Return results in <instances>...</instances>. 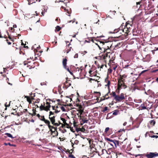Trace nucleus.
Segmentation results:
<instances>
[{"mask_svg":"<svg viewBox=\"0 0 158 158\" xmlns=\"http://www.w3.org/2000/svg\"><path fill=\"white\" fill-rule=\"evenodd\" d=\"M133 24L132 20H131V21H127L126 23L123 28V27L124 25L122 24L119 28L114 30L113 33H117L120 32V33L122 34L120 31H122L123 33L128 34L129 32L133 30L132 28Z\"/></svg>","mask_w":158,"mask_h":158,"instance_id":"nucleus-1","label":"nucleus"},{"mask_svg":"<svg viewBox=\"0 0 158 158\" xmlns=\"http://www.w3.org/2000/svg\"><path fill=\"white\" fill-rule=\"evenodd\" d=\"M99 42L100 45H98V47L102 52L105 53L106 50L112 47V43L111 42L105 41H99Z\"/></svg>","mask_w":158,"mask_h":158,"instance_id":"nucleus-2","label":"nucleus"},{"mask_svg":"<svg viewBox=\"0 0 158 158\" xmlns=\"http://www.w3.org/2000/svg\"><path fill=\"white\" fill-rule=\"evenodd\" d=\"M55 102V101L51 100L50 99H47L46 102V106H45L44 102L43 104H42L39 107L40 110L42 111L44 110L46 111L50 110V108L51 107V104H52V103Z\"/></svg>","mask_w":158,"mask_h":158,"instance_id":"nucleus-3","label":"nucleus"},{"mask_svg":"<svg viewBox=\"0 0 158 158\" xmlns=\"http://www.w3.org/2000/svg\"><path fill=\"white\" fill-rule=\"evenodd\" d=\"M110 94L114 98V99L117 102L123 101L127 98L126 94L123 93H121L119 95H117L115 92L113 91Z\"/></svg>","mask_w":158,"mask_h":158,"instance_id":"nucleus-4","label":"nucleus"},{"mask_svg":"<svg viewBox=\"0 0 158 158\" xmlns=\"http://www.w3.org/2000/svg\"><path fill=\"white\" fill-rule=\"evenodd\" d=\"M24 64V65H27V67L30 69L34 68L38 65L37 63L34 62V60H30L29 58H27V60L25 61Z\"/></svg>","mask_w":158,"mask_h":158,"instance_id":"nucleus-5","label":"nucleus"},{"mask_svg":"<svg viewBox=\"0 0 158 158\" xmlns=\"http://www.w3.org/2000/svg\"><path fill=\"white\" fill-rule=\"evenodd\" d=\"M50 131H51V134L54 133L55 136L57 135H58V132L57 131V127H54L53 126L50 125V122L48 125H47Z\"/></svg>","mask_w":158,"mask_h":158,"instance_id":"nucleus-6","label":"nucleus"},{"mask_svg":"<svg viewBox=\"0 0 158 158\" xmlns=\"http://www.w3.org/2000/svg\"><path fill=\"white\" fill-rule=\"evenodd\" d=\"M110 48H109L107 50H106L105 53H104L102 55L101 58L102 59L105 60L106 58L108 56L110 57V55L111 54Z\"/></svg>","mask_w":158,"mask_h":158,"instance_id":"nucleus-7","label":"nucleus"},{"mask_svg":"<svg viewBox=\"0 0 158 158\" xmlns=\"http://www.w3.org/2000/svg\"><path fill=\"white\" fill-rule=\"evenodd\" d=\"M144 156L146 157L147 158H154L158 157V153L157 152H150L145 154Z\"/></svg>","mask_w":158,"mask_h":158,"instance_id":"nucleus-8","label":"nucleus"},{"mask_svg":"<svg viewBox=\"0 0 158 158\" xmlns=\"http://www.w3.org/2000/svg\"><path fill=\"white\" fill-rule=\"evenodd\" d=\"M37 116L40 120L44 122L46 125H48L50 123V121L47 119H46L44 116H41L38 114H37Z\"/></svg>","mask_w":158,"mask_h":158,"instance_id":"nucleus-9","label":"nucleus"},{"mask_svg":"<svg viewBox=\"0 0 158 158\" xmlns=\"http://www.w3.org/2000/svg\"><path fill=\"white\" fill-rule=\"evenodd\" d=\"M114 148H116L117 146H119V142L115 139H113L110 144Z\"/></svg>","mask_w":158,"mask_h":158,"instance_id":"nucleus-10","label":"nucleus"},{"mask_svg":"<svg viewBox=\"0 0 158 158\" xmlns=\"http://www.w3.org/2000/svg\"><path fill=\"white\" fill-rule=\"evenodd\" d=\"M55 115L53 116L52 117H51V116H49V118L50 119V122L52 124L53 126H54L55 124L57 125V124H56V120H55Z\"/></svg>","mask_w":158,"mask_h":158,"instance_id":"nucleus-11","label":"nucleus"},{"mask_svg":"<svg viewBox=\"0 0 158 158\" xmlns=\"http://www.w3.org/2000/svg\"><path fill=\"white\" fill-rule=\"evenodd\" d=\"M67 60L66 57H65L64 59H63L62 61V64L64 68V69H67L68 67L67 66Z\"/></svg>","mask_w":158,"mask_h":158,"instance_id":"nucleus-12","label":"nucleus"},{"mask_svg":"<svg viewBox=\"0 0 158 158\" xmlns=\"http://www.w3.org/2000/svg\"><path fill=\"white\" fill-rule=\"evenodd\" d=\"M119 85L120 86V88H121V89L123 88V89H125L127 87V85H125V82H119H119H118L117 86H118Z\"/></svg>","mask_w":158,"mask_h":158,"instance_id":"nucleus-13","label":"nucleus"},{"mask_svg":"<svg viewBox=\"0 0 158 158\" xmlns=\"http://www.w3.org/2000/svg\"><path fill=\"white\" fill-rule=\"evenodd\" d=\"M66 81L65 82H64V85L65 86H66V87L67 88H68V87H69V86H70V85H71V83L70 82V81H69V80H68V79H69L68 77H67L66 78Z\"/></svg>","mask_w":158,"mask_h":158,"instance_id":"nucleus-14","label":"nucleus"},{"mask_svg":"<svg viewBox=\"0 0 158 158\" xmlns=\"http://www.w3.org/2000/svg\"><path fill=\"white\" fill-rule=\"evenodd\" d=\"M89 147L90 148L89 154L91 156L93 154V152H95L96 151L97 149L95 148H94L93 147H91V146H90Z\"/></svg>","mask_w":158,"mask_h":158,"instance_id":"nucleus-15","label":"nucleus"},{"mask_svg":"<svg viewBox=\"0 0 158 158\" xmlns=\"http://www.w3.org/2000/svg\"><path fill=\"white\" fill-rule=\"evenodd\" d=\"M76 131L77 132L81 131L84 133H86L85 131H86L85 128H84L83 127H82L81 128L79 127L77 128L76 129Z\"/></svg>","mask_w":158,"mask_h":158,"instance_id":"nucleus-16","label":"nucleus"},{"mask_svg":"<svg viewBox=\"0 0 158 158\" xmlns=\"http://www.w3.org/2000/svg\"><path fill=\"white\" fill-rule=\"evenodd\" d=\"M78 107H79V113L80 114V116L82 114V113L83 112V109L81 105H78Z\"/></svg>","mask_w":158,"mask_h":158,"instance_id":"nucleus-17","label":"nucleus"},{"mask_svg":"<svg viewBox=\"0 0 158 158\" xmlns=\"http://www.w3.org/2000/svg\"><path fill=\"white\" fill-rule=\"evenodd\" d=\"M105 82L107 83V84L105 85L108 88H109L110 87V81L109 80L108 76L105 79Z\"/></svg>","mask_w":158,"mask_h":158,"instance_id":"nucleus-18","label":"nucleus"},{"mask_svg":"<svg viewBox=\"0 0 158 158\" xmlns=\"http://www.w3.org/2000/svg\"><path fill=\"white\" fill-rule=\"evenodd\" d=\"M79 117H80V119L81 120V121L83 122V123H87L88 120L86 118H85L84 117L81 116V115L80 116V115H79Z\"/></svg>","mask_w":158,"mask_h":158,"instance_id":"nucleus-19","label":"nucleus"},{"mask_svg":"<svg viewBox=\"0 0 158 158\" xmlns=\"http://www.w3.org/2000/svg\"><path fill=\"white\" fill-rule=\"evenodd\" d=\"M24 97L25 98H27V101L30 104L31 103V100L34 99L33 97H31V98H30L29 97L26 96H24Z\"/></svg>","mask_w":158,"mask_h":158,"instance_id":"nucleus-20","label":"nucleus"},{"mask_svg":"<svg viewBox=\"0 0 158 158\" xmlns=\"http://www.w3.org/2000/svg\"><path fill=\"white\" fill-rule=\"evenodd\" d=\"M94 40H94V37L89 38H88L87 40H85V42L87 43H90V41L92 42L93 43H94ZM97 41V40H96Z\"/></svg>","mask_w":158,"mask_h":158,"instance_id":"nucleus-21","label":"nucleus"},{"mask_svg":"<svg viewBox=\"0 0 158 158\" xmlns=\"http://www.w3.org/2000/svg\"><path fill=\"white\" fill-rule=\"evenodd\" d=\"M147 9L148 10V14H150L153 12L154 9L153 7H150L149 6H148L147 7Z\"/></svg>","mask_w":158,"mask_h":158,"instance_id":"nucleus-22","label":"nucleus"},{"mask_svg":"<svg viewBox=\"0 0 158 158\" xmlns=\"http://www.w3.org/2000/svg\"><path fill=\"white\" fill-rule=\"evenodd\" d=\"M125 78L119 77L118 78V82H119H119L120 83H121V82H125Z\"/></svg>","mask_w":158,"mask_h":158,"instance_id":"nucleus-23","label":"nucleus"},{"mask_svg":"<svg viewBox=\"0 0 158 158\" xmlns=\"http://www.w3.org/2000/svg\"><path fill=\"white\" fill-rule=\"evenodd\" d=\"M110 68L113 69L114 70H115L116 69L117 67V65L114 64H112V65H110Z\"/></svg>","mask_w":158,"mask_h":158,"instance_id":"nucleus-24","label":"nucleus"},{"mask_svg":"<svg viewBox=\"0 0 158 158\" xmlns=\"http://www.w3.org/2000/svg\"><path fill=\"white\" fill-rule=\"evenodd\" d=\"M32 111H33V114H31V113L29 112H28V114H29L31 115V116H33L35 115H36L37 116V114L36 113L35 109H32Z\"/></svg>","mask_w":158,"mask_h":158,"instance_id":"nucleus-25","label":"nucleus"},{"mask_svg":"<svg viewBox=\"0 0 158 158\" xmlns=\"http://www.w3.org/2000/svg\"><path fill=\"white\" fill-rule=\"evenodd\" d=\"M28 2V4L31 5L33 3L36 2L37 0H27Z\"/></svg>","mask_w":158,"mask_h":158,"instance_id":"nucleus-26","label":"nucleus"},{"mask_svg":"<svg viewBox=\"0 0 158 158\" xmlns=\"http://www.w3.org/2000/svg\"><path fill=\"white\" fill-rule=\"evenodd\" d=\"M121 89V88H120V86L119 85L118 86H117V88L115 90V92L118 94H119L120 91Z\"/></svg>","mask_w":158,"mask_h":158,"instance_id":"nucleus-27","label":"nucleus"},{"mask_svg":"<svg viewBox=\"0 0 158 158\" xmlns=\"http://www.w3.org/2000/svg\"><path fill=\"white\" fill-rule=\"evenodd\" d=\"M105 139L106 141H107L108 143L109 144H110L111 143V142L113 140L108 138H105Z\"/></svg>","mask_w":158,"mask_h":158,"instance_id":"nucleus-28","label":"nucleus"},{"mask_svg":"<svg viewBox=\"0 0 158 158\" xmlns=\"http://www.w3.org/2000/svg\"><path fill=\"white\" fill-rule=\"evenodd\" d=\"M93 72V71H92V70H90L89 71V73L90 74L89 76L90 77H92L93 76H95L96 75L95 73L94 74V72L93 73H92Z\"/></svg>","mask_w":158,"mask_h":158,"instance_id":"nucleus-29","label":"nucleus"},{"mask_svg":"<svg viewBox=\"0 0 158 158\" xmlns=\"http://www.w3.org/2000/svg\"><path fill=\"white\" fill-rule=\"evenodd\" d=\"M150 124L152 126H154L156 123V121L154 120H152L149 121Z\"/></svg>","mask_w":158,"mask_h":158,"instance_id":"nucleus-30","label":"nucleus"},{"mask_svg":"<svg viewBox=\"0 0 158 158\" xmlns=\"http://www.w3.org/2000/svg\"><path fill=\"white\" fill-rule=\"evenodd\" d=\"M60 119L63 121V123H64L65 124L66 126H68L69 125L67 123H66V120L65 118L60 117Z\"/></svg>","mask_w":158,"mask_h":158,"instance_id":"nucleus-31","label":"nucleus"},{"mask_svg":"<svg viewBox=\"0 0 158 158\" xmlns=\"http://www.w3.org/2000/svg\"><path fill=\"white\" fill-rule=\"evenodd\" d=\"M122 46V43H118L116 45H115V47L118 48H120Z\"/></svg>","mask_w":158,"mask_h":158,"instance_id":"nucleus-32","label":"nucleus"},{"mask_svg":"<svg viewBox=\"0 0 158 158\" xmlns=\"http://www.w3.org/2000/svg\"><path fill=\"white\" fill-rule=\"evenodd\" d=\"M119 110H115L114 111V112L112 114V115H117L118 114V113H119Z\"/></svg>","mask_w":158,"mask_h":158,"instance_id":"nucleus-33","label":"nucleus"},{"mask_svg":"<svg viewBox=\"0 0 158 158\" xmlns=\"http://www.w3.org/2000/svg\"><path fill=\"white\" fill-rule=\"evenodd\" d=\"M114 59H110L109 60V63H108V64L109 65H112V64H114L115 63L114 61Z\"/></svg>","mask_w":158,"mask_h":158,"instance_id":"nucleus-34","label":"nucleus"},{"mask_svg":"<svg viewBox=\"0 0 158 158\" xmlns=\"http://www.w3.org/2000/svg\"><path fill=\"white\" fill-rule=\"evenodd\" d=\"M40 48H41L40 47V46H39V47H37V49H36L37 52H40V54L39 55V56H40L41 53L43 52L42 51L40 50Z\"/></svg>","mask_w":158,"mask_h":158,"instance_id":"nucleus-35","label":"nucleus"},{"mask_svg":"<svg viewBox=\"0 0 158 158\" xmlns=\"http://www.w3.org/2000/svg\"><path fill=\"white\" fill-rule=\"evenodd\" d=\"M82 70V69H81L78 67H77L76 69V71L75 73H77V71H78V73L80 74Z\"/></svg>","mask_w":158,"mask_h":158,"instance_id":"nucleus-36","label":"nucleus"},{"mask_svg":"<svg viewBox=\"0 0 158 158\" xmlns=\"http://www.w3.org/2000/svg\"><path fill=\"white\" fill-rule=\"evenodd\" d=\"M58 122L56 123V124H57V125L55 124L54 126H55V127H58L60 125H61L62 124V123L60 122V121H58Z\"/></svg>","mask_w":158,"mask_h":158,"instance_id":"nucleus-37","label":"nucleus"},{"mask_svg":"<svg viewBox=\"0 0 158 158\" xmlns=\"http://www.w3.org/2000/svg\"><path fill=\"white\" fill-rule=\"evenodd\" d=\"M5 135H6L8 137L11 138H12L13 139L14 137H12V135L10 133H6L5 134Z\"/></svg>","mask_w":158,"mask_h":158,"instance_id":"nucleus-38","label":"nucleus"},{"mask_svg":"<svg viewBox=\"0 0 158 158\" xmlns=\"http://www.w3.org/2000/svg\"><path fill=\"white\" fill-rule=\"evenodd\" d=\"M59 107L61 108L62 111H66V110L65 108L63 106H61V105H60Z\"/></svg>","mask_w":158,"mask_h":158,"instance_id":"nucleus-39","label":"nucleus"},{"mask_svg":"<svg viewBox=\"0 0 158 158\" xmlns=\"http://www.w3.org/2000/svg\"><path fill=\"white\" fill-rule=\"evenodd\" d=\"M112 72V70L111 69L109 68L108 69V74L109 75L110 74H111Z\"/></svg>","mask_w":158,"mask_h":158,"instance_id":"nucleus-40","label":"nucleus"},{"mask_svg":"<svg viewBox=\"0 0 158 158\" xmlns=\"http://www.w3.org/2000/svg\"><path fill=\"white\" fill-rule=\"evenodd\" d=\"M61 9H63L64 11H65V12H67V13H68V14H69V13L68 11V10H67L63 6H62L61 7Z\"/></svg>","mask_w":158,"mask_h":158,"instance_id":"nucleus-41","label":"nucleus"},{"mask_svg":"<svg viewBox=\"0 0 158 158\" xmlns=\"http://www.w3.org/2000/svg\"><path fill=\"white\" fill-rule=\"evenodd\" d=\"M69 153H70V154L69 155V157L71 158H75V157L72 154V153L70 152V151L69 152Z\"/></svg>","mask_w":158,"mask_h":158,"instance_id":"nucleus-42","label":"nucleus"},{"mask_svg":"<svg viewBox=\"0 0 158 158\" xmlns=\"http://www.w3.org/2000/svg\"><path fill=\"white\" fill-rule=\"evenodd\" d=\"M61 29V28L59 26H57L56 27V29L57 31H58L60 30Z\"/></svg>","mask_w":158,"mask_h":158,"instance_id":"nucleus-43","label":"nucleus"},{"mask_svg":"<svg viewBox=\"0 0 158 158\" xmlns=\"http://www.w3.org/2000/svg\"><path fill=\"white\" fill-rule=\"evenodd\" d=\"M55 113L54 112H52L51 111H50L49 112V116H51L52 115H54V113Z\"/></svg>","mask_w":158,"mask_h":158,"instance_id":"nucleus-44","label":"nucleus"},{"mask_svg":"<svg viewBox=\"0 0 158 158\" xmlns=\"http://www.w3.org/2000/svg\"><path fill=\"white\" fill-rule=\"evenodd\" d=\"M108 107H105L104 109L101 110L102 112H105L108 110Z\"/></svg>","mask_w":158,"mask_h":158,"instance_id":"nucleus-45","label":"nucleus"},{"mask_svg":"<svg viewBox=\"0 0 158 158\" xmlns=\"http://www.w3.org/2000/svg\"><path fill=\"white\" fill-rule=\"evenodd\" d=\"M119 77L125 79L127 77V75H126V74H123V75H120Z\"/></svg>","mask_w":158,"mask_h":158,"instance_id":"nucleus-46","label":"nucleus"},{"mask_svg":"<svg viewBox=\"0 0 158 158\" xmlns=\"http://www.w3.org/2000/svg\"><path fill=\"white\" fill-rule=\"evenodd\" d=\"M94 93H96L98 94L97 95V97H100V96L101 95V93L100 92H94Z\"/></svg>","mask_w":158,"mask_h":158,"instance_id":"nucleus-47","label":"nucleus"},{"mask_svg":"<svg viewBox=\"0 0 158 158\" xmlns=\"http://www.w3.org/2000/svg\"><path fill=\"white\" fill-rule=\"evenodd\" d=\"M65 69L67 70V71H68L71 75H73V73L70 71V70L69 69V67L67 68V69Z\"/></svg>","mask_w":158,"mask_h":158,"instance_id":"nucleus-48","label":"nucleus"},{"mask_svg":"<svg viewBox=\"0 0 158 158\" xmlns=\"http://www.w3.org/2000/svg\"><path fill=\"white\" fill-rule=\"evenodd\" d=\"M139 127V126H138L137 125V126H133L130 129V130H133L134 129H135V128H138Z\"/></svg>","mask_w":158,"mask_h":158,"instance_id":"nucleus-49","label":"nucleus"},{"mask_svg":"<svg viewBox=\"0 0 158 158\" xmlns=\"http://www.w3.org/2000/svg\"><path fill=\"white\" fill-rule=\"evenodd\" d=\"M110 130V128L108 127H106L105 129V132L106 133H107L108 131Z\"/></svg>","mask_w":158,"mask_h":158,"instance_id":"nucleus-50","label":"nucleus"},{"mask_svg":"<svg viewBox=\"0 0 158 158\" xmlns=\"http://www.w3.org/2000/svg\"><path fill=\"white\" fill-rule=\"evenodd\" d=\"M89 81H90L91 82V81H92V80H93V81H97V82H98V81L97 80H95V79H93L91 78H89Z\"/></svg>","mask_w":158,"mask_h":158,"instance_id":"nucleus-51","label":"nucleus"},{"mask_svg":"<svg viewBox=\"0 0 158 158\" xmlns=\"http://www.w3.org/2000/svg\"><path fill=\"white\" fill-rule=\"evenodd\" d=\"M10 28V31H11V32H14V31H15V29H14V28L11 27Z\"/></svg>","mask_w":158,"mask_h":158,"instance_id":"nucleus-52","label":"nucleus"},{"mask_svg":"<svg viewBox=\"0 0 158 158\" xmlns=\"http://www.w3.org/2000/svg\"><path fill=\"white\" fill-rule=\"evenodd\" d=\"M71 48H72V47H70V48H69V49H67L66 50V53H68L71 50Z\"/></svg>","mask_w":158,"mask_h":158,"instance_id":"nucleus-53","label":"nucleus"},{"mask_svg":"<svg viewBox=\"0 0 158 158\" xmlns=\"http://www.w3.org/2000/svg\"><path fill=\"white\" fill-rule=\"evenodd\" d=\"M79 143V141L77 140H76L74 142V143L76 144H77Z\"/></svg>","mask_w":158,"mask_h":158,"instance_id":"nucleus-54","label":"nucleus"},{"mask_svg":"<svg viewBox=\"0 0 158 158\" xmlns=\"http://www.w3.org/2000/svg\"><path fill=\"white\" fill-rule=\"evenodd\" d=\"M93 152V154H92V155L91 156H94V155L95 154H96L97 153H98V152L97 151V150H96V151L95 152Z\"/></svg>","mask_w":158,"mask_h":158,"instance_id":"nucleus-55","label":"nucleus"},{"mask_svg":"<svg viewBox=\"0 0 158 158\" xmlns=\"http://www.w3.org/2000/svg\"><path fill=\"white\" fill-rule=\"evenodd\" d=\"M10 102L9 103V104L8 105H6V104H5V106H6V108L5 109V110H6L7 109L6 108L7 107H9L10 106V102Z\"/></svg>","mask_w":158,"mask_h":158,"instance_id":"nucleus-56","label":"nucleus"},{"mask_svg":"<svg viewBox=\"0 0 158 158\" xmlns=\"http://www.w3.org/2000/svg\"><path fill=\"white\" fill-rule=\"evenodd\" d=\"M8 145L10 146L16 147V145L15 144H11L10 143H8Z\"/></svg>","mask_w":158,"mask_h":158,"instance_id":"nucleus-57","label":"nucleus"},{"mask_svg":"<svg viewBox=\"0 0 158 158\" xmlns=\"http://www.w3.org/2000/svg\"><path fill=\"white\" fill-rule=\"evenodd\" d=\"M112 114V113H109L107 115V117H111L112 116L111 115Z\"/></svg>","mask_w":158,"mask_h":158,"instance_id":"nucleus-58","label":"nucleus"},{"mask_svg":"<svg viewBox=\"0 0 158 158\" xmlns=\"http://www.w3.org/2000/svg\"><path fill=\"white\" fill-rule=\"evenodd\" d=\"M40 99L39 98H37L36 100V101L35 102V103H39L40 102Z\"/></svg>","mask_w":158,"mask_h":158,"instance_id":"nucleus-59","label":"nucleus"},{"mask_svg":"<svg viewBox=\"0 0 158 158\" xmlns=\"http://www.w3.org/2000/svg\"><path fill=\"white\" fill-rule=\"evenodd\" d=\"M151 137L152 138H158V136H157V135H153L151 136Z\"/></svg>","mask_w":158,"mask_h":158,"instance_id":"nucleus-60","label":"nucleus"},{"mask_svg":"<svg viewBox=\"0 0 158 158\" xmlns=\"http://www.w3.org/2000/svg\"><path fill=\"white\" fill-rule=\"evenodd\" d=\"M122 131H123L124 132L125 131V130L124 129H120L119 131H118V132H122Z\"/></svg>","mask_w":158,"mask_h":158,"instance_id":"nucleus-61","label":"nucleus"},{"mask_svg":"<svg viewBox=\"0 0 158 158\" xmlns=\"http://www.w3.org/2000/svg\"><path fill=\"white\" fill-rule=\"evenodd\" d=\"M74 58H77L78 57V54H75V55L74 56Z\"/></svg>","mask_w":158,"mask_h":158,"instance_id":"nucleus-62","label":"nucleus"},{"mask_svg":"<svg viewBox=\"0 0 158 158\" xmlns=\"http://www.w3.org/2000/svg\"><path fill=\"white\" fill-rule=\"evenodd\" d=\"M148 134L149 136H150V135L148 133V132H147L145 134V137H147L148 136Z\"/></svg>","mask_w":158,"mask_h":158,"instance_id":"nucleus-63","label":"nucleus"},{"mask_svg":"<svg viewBox=\"0 0 158 158\" xmlns=\"http://www.w3.org/2000/svg\"><path fill=\"white\" fill-rule=\"evenodd\" d=\"M75 22V19L73 20H70L69 21V23L72 22L73 23Z\"/></svg>","mask_w":158,"mask_h":158,"instance_id":"nucleus-64","label":"nucleus"}]
</instances>
